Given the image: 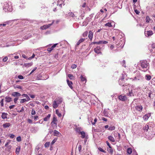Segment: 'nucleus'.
I'll return each instance as SVG.
<instances>
[{
    "label": "nucleus",
    "instance_id": "3c124183",
    "mask_svg": "<svg viewBox=\"0 0 155 155\" xmlns=\"http://www.w3.org/2000/svg\"><path fill=\"white\" fill-rule=\"evenodd\" d=\"M77 66L75 64H73L72 65L71 67L72 69H74L76 68Z\"/></svg>",
    "mask_w": 155,
    "mask_h": 155
},
{
    "label": "nucleus",
    "instance_id": "5701e85b",
    "mask_svg": "<svg viewBox=\"0 0 155 155\" xmlns=\"http://www.w3.org/2000/svg\"><path fill=\"white\" fill-rule=\"evenodd\" d=\"M50 117H51L50 114H48V115L46 117H45L44 118V121H48L49 120Z\"/></svg>",
    "mask_w": 155,
    "mask_h": 155
},
{
    "label": "nucleus",
    "instance_id": "69168bd1",
    "mask_svg": "<svg viewBox=\"0 0 155 155\" xmlns=\"http://www.w3.org/2000/svg\"><path fill=\"white\" fill-rule=\"evenodd\" d=\"M99 150L102 152H104V151L101 147H99L98 148Z\"/></svg>",
    "mask_w": 155,
    "mask_h": 155
},
{
    "label": "nucleus",
    "instance_id": "4d7b16f0",
    "mask_svg": "<svg viewBox=\"0 0 155 155\" xmlns=\"http://www.w3.org/2000/svg\"><path fill=\"white\" fill-rule=\"evenodd\" d=\"M97 121V119L95 118L94 120V122H92V124L93 125H94L95 123Z\"/></svg>",
    "mask_w": 155,
    "mask_h": 155
},
{
    "label": "nucleus",
    "instance_id": "72a5a7b5",
    "mask_svg": "<svg viewBox=\"0 0 155 155\" xmlns=\"http://www.w3.org/2000/svg\"><path fill=\"white\" fill-rule=\"evenodd\" d=\"M115 127L114 126H110L108 129L110 130H113L115 129Z\"/></svg>",
    "mask_w": 155,
    "mask_h": 155
},
{
    "label": "nucleus",
    "instance_id": "a878e982",
    "mask_svg": "<svg viewBox=\"0 0 155 155\" xmlns=\"http://www.w3.org/2000/svg\"><path fill=\"white\" fill-rule=\"evenodd\" d=\"M54 136H58L59 134H61L58 131L55 130L54 132Z\"/></svg>",
    "mask_w": 155,
    "mask_h": 155
},
{
    "label": "nucleus",
    "instance_id": "2f4dec72",
    "mask_svg": "<svg viewBox=\"0 0 155 155\" xmlns=\"http://www.w3.org/2000/svg\"><path fill=\"white\" fill-rule=\"evenodd\" d=\"M56 114L58 115V116L59 117H61V114L59 112V111L58 110H56Z\"/></svg>",
    "mask_w": 155,
    "mask_h": 155
},
{
    "label": "nucleus",
    "instance_id": "7ed1b4c3",
    "mask_svg": "<svg viewBox=\"0 0 155 155\" xmlns=\"http://www.w3.org/2000/svg\"><path fill=\"white\" fill-rule=\"evenodd\" d=\"M11 3H5L3 9L5 11L11 12L13 10V8Z\"/></svg>",
    "mask_w": 155,
    "mask_h": 155
},
{
    "label": "nucleus",
    "instance_id": "39448f33",
    "mask_svg": "<svg viewBox=\"0 0 155 155\" xmlns=\"http://www.w3.org/2000/svg\"><path fill=\"white\" fill-rule=\"evenodd\" d=\"M52 127L53 129H56L57 127V120L56 117H54L53 120L51 123Z\"/></svg>",
    "mask_w": 155,
    "mask_h": 155
},
{
    "label": "nucleus",
    "instance_id": "ddd939ff",
    "mask_svg": "<svg viewBox=\"0 0 155 155\" xmlns=\"http://www.w3.org/2000/svg\"><path fill=\"white\" fill-rule=\"evenodd\" d=\"M58 44H55L51 48H49L47 49V50L50 52L54 48L56 47V46Z\"/></svg>",
    "mask_w": 155,
    "mask_h": 155
},
{
    "label": "nucleus",
    "instance_id": "49530a36",
    "mask_svg": "<svg viewBox=\"0 0 155 155\" xmlns=\"http://www.w3.org/2000/svg\"><path fill=\"white\" fill-rule=\"evenodd\" d=\"M57 139H54L51 142V145H53L57 141Z\"/></svg>",
    "mask_w": 155,
    "mask_h": 155
},
{
    "label": "nucleus",
    "instance_id": "c85d7f7f",
    "mask_svg": "<svg viewBox=\"0 0 155 155\" xmlns=\"http://www.w3.org/2000/svg\"><path fill=\"white\" fill-rule=\"evenodd\" d=\"M22 96L26 98V99H27V101H29L30 99L29 97L26 94H23Z\"/></svg>",
    "mask_w": 155,
    "mask_h": 155
},
{
    "label": "nucleus",
    "instance_id": "473e14b6",
    "mask_svg": "<svg viewBox=\"0 0 155 155\" xmlns=\"http://www.w3.org/2000/svg\"><path fill=\"white\" fill-rule=\"evenodd\" d=\"M80 134H81V137L83 138H84L85 137V133L84 131H81L80 133Z\"/></svg>",
    "mask_w": 155,
    "mask_h": 155
},
{
    "label": "nucleus",
    "instance_id": "13d9d810",
    "mask_svg": "<svg viewBox=\"0 0 155 155\" xmlns=\"http://www.w3.org/2000/svg\"><path fill=\"white\" fill-rule=\"evenodd\" d=\"M18 100V98L17 97L15 98L14 99V101L15 103H16L17 101Z\"/></svg>",
    "mask_w": 155,
    "mask_h": 155
},
{
    "label": "nucleus",
    "instance_id": "e2e57ef3",
    "mask_svg": "<svg viewBox=\"0 0 155 155\" xmlns=\"http://www.w3.org/2000/svg\"><path fill=\"white\" fill-rule=\"evenodd\" d=\"M36 69H37V68L36 67L35 68H34V69H33L31 71V72L30 73V74H31L33 72H34V71H35Z\"/></svg>",
    "mask_w": 155,
    "mask_h": 155
},
{
    "label": "nucleus",
    "instance_id": "2eb2a0df",
    "mask_svg": "<svg viewBox=\"0 0 155 155\" xmlns=\"http://www.w3.org/2000/svg\"><path fill=\"white\" fill-rule=\"evenodd\" d=\"M93 37V33L92 31H90L89 32L88 37L91 40L92 39Z\"/></svg>",
    "mask_w": 155,
    "mask_h": 155
},
{
    "label": "nucleus",
    "instance_id": "e433bc0d",
    "mask_svg": "<svg viewBox=\"0 0 155 155\" xmlns=\"http://www.w3.org/2000/svg\"><path fill=\"white\" fill-rule=\"evenodd\" d=\"M20 150V147H18L16 148L15 151V152L16 153H18Z\"/></svg>",
    "mask_w": 155,
    "mask_h": 155
},
{
    "label": "nucleus",
    "instance_id": "f3484780",
    "mask_svg": "<svg viewBox=\"0 0 155 155\" xmlns=\"http://www.w3.org/2000/svg\"><path fill=\"white\" fill-rule=\"evenodd\" d=\"M67 81L68 85L70 87L71 89H72L73 87L72 86V83L71 81H69L67 79Z\"/></svg>",
    "mask_w": 155,
    "mask_h": 155
},
{
    "label": "nucleus",
    "instance_id": "680f3d73",
    "mask_svg": "<svg viewBox=\"0 0 155 155\" xmlns=\"http://www.w3.org/2000/svg\"><path fill=\"white\" fill-rule=\"evenodd\" d=\"M8 59V58L7 57H5L3 59V61H6Z\"/></svg>",
    "mask_w": 155,
    "mask_h": 155
},
{
    "label": "nucleus",
    "instance_id": "412c9836",
    "mask_svg": "<svg viewBox=\"0 0 155 155\" xmlns=\"http://www.w3.org/2000/svg\"><path fill=\"white\" fill-rule=\"evenodd\" d=\"M7 114L6 113H3L2 114V117L3 119L7 118Z\"/></svg>",
    "mask_w": 155,
    "mask_h": 155
},
{
    "label": "nucleus",
    "instance_id": "1a4fd4ad",
    "mask_svg": "<svg viewBox=\"0 0 155 155\" xmlns=\"http://www.w3.org/2000/svg\"><path fill=\"white\" fill-rule=\"evenodd\" d=\"M112 23L114 24V23L112 21H110L108 22L107 23H106L104 25V26H107L109 27H111L113 26L112 25Z\"/></svg>",
    "mask_w": 155,
    "mask_h": 155
},
{
    "label": "nucleus",
    "instance_id": "a19ab883",
    "mask_svg": "<svg viewBox=\"0 0 155 155\" xmlns=\"http://www.w3.org/2000/svg\"><path fill=\"white\" fill-rule=\"evenodd\" d=\"M132 152V149L130 148H128L127 149V153L129 154H130Z\"/></svg>",
    "mask_w": 155,
    "mask_h": 155
},
{
    "label": "nucleus",
    "instance_id": "f8f14e48",
    "mask_svg": "<svg viewBox=\"0 0 155 155\" xmlns=\"http://www.w3.org/2000/svg\"><path fill=\"white\" fill-rule=\"evenodd\" d=\"M101 47L99 46H97L94 48V52L97 54H99L101 53Z\"/></svg>",
    "mask_w": 155,
    "mask_h": 155
},
{
    "label": "nucleus",
    "instance_id": "cd10ccee",
    "mask_svg": "<svg viewBox=\"0 0 155 155\" xmlns=\"http://www.w3.org/2000/svg\"><path fill=\"white\" fill-rule=\"evenodd\" d=\"M14 88L15 89H16V88H18V89H22V87L19 86V85H14Z\"/></svg>",
    "mask_w": 155,
    "mask_h": 155
},
{
    "label": "nucleus",
    "instance_id": "423d86ee",
    "mask_svg": "<svg viewBox=\"0 0 155 155\" xmlns=\"http://www.w3.org/2000/svg\"><path fill=\"white\" fill-rule=\"evenodd\" d=\"M148 96L150 98H153L155 97V91H150L149 93Z\"/></svg>",
    "mask_w": 155,
    "mask_h": 155
},
{
    "label": "nucleus",
    "instance_id": "0eeeda50",
    "mask_svg": "<svg viewBox=\"0 0 155 155\" xmlns=\"http://www.w3.org/2000/svg\"><path fill=\"white\" fill-rule=\"evenodd\" d=\"M54 21H53L52 23L51 24H49L48 25H43L41 27V29L42 30L45 29L50 27L51 25L53 24L54 23Z\"/></svg>",
    "mask_w": 155,
    "mask_h": 155
},
{
    "label": "nucleus",
    "instance_id": "9b49d317",
    "mask_svg": "<svg viewBox=\"0 0 155 155\" xmlns=\"http://www.w3.org/2000/svg\"><path fill=\"white\" fill-rule=\"evenodd\" d=\"M151 53L155 54V43H153L152 45V49L150 50Z\"/></svg>",
    "mask_w": 155,
    "mask_h": 155
},
{
    "label": "nucleus",
    "instance_id": "58836bf2",
    "mask_svg": "<svg viewBox=\"0 0 155 155\" xmlns=\"http://www.w3.org/2000/svg\"><path fill=\"white\" fill-rule=\"evenodd\" d=\"M127 95L130 96H131L132 95H134L132 90H131L130 91H129V92L127 94Z\"/></svg>",
    "mask_w": 155,
    "mask_h": 155
},
{
    "label": "nucleus",
    "instance_id": "f03ea898",
    "mask_svg": "<svg viewBox=\"0 0 155 155\" xmlns=\"http://www.w3.org/2000/svg\"><path fill=\"white\" fill-rule=\"evenodd\" d=\"M63 99L61 97L56 98L53 102V107L56 109L58 107L59 105L62 102Z\"/></svg>",
    "mask_w": 155,
    "mask_h": 155
},
{
    "label": "nucleus",
    "instance_id": "a211bd4d",
    "mask_svg": "<svg viewBox=\"0 0 155 155\" xmlns=\"http://www.w3.org/2000/svg\"><path fill=\"white\" fill-rule=\"evenodd\" d=\"M12 95L14 97H18L21 96V94L17 92H13L12 94Z\"/></svg>",
    "mask_w": 155,
    "mask_h": 155
},
{
    "label": "nucleus",
    "instance_id": "37998d69",
    "mask_svg": "<svg viewBox=\"0 0 155 155\" xmlns=\"http://www.w3.org/2000/svg\"><path fill=\"white\" fill-rule=\"evenodd\" d=\"M149 129V126L148 125H146L144 128V130L145 131H147Z\"/></svg>",
    "mask_w": 155,
    "mask_h": 155
},
{
    "label": "nucleus",
    "instance_id": "6ab92c4d",
    "mask_svg": "<svg viewBox=\"0 0 155 155\" xmlns=\"http://www.w3.org/2000/svg\"><path fill=\"white\" fill-rule=\"evenodd\" d=\"M75 130L78 133H80L81 131V127L76 126L75 128Z\"/></svg>",
    "mask_w": 155,
    "mask_h": 155
},
{
    "label": "nucleus",
    "instance_id": "79ce46f5",
    "mask_svg": "<svg viewBox=\"0 0 155 155\" xmlns=\"http://www.w3.org/2000/svg\"><path fill=\"white\" fill-rule=\"evenodd\" d=\"M81 80L82 81H86V78H85L83 77L82 75H81Z\"/></svg>",
    "mask_w": 155,
    "mask_h": 155
},
{
    "label": "nucleus",
    "instance_id": "dca6fc26",
    "mask_svg": "<svg viewBox=\"0 0 155 155\" xmlns=\"http://www.w3.org/2000/svg\"><path fill=\"white\" fill-rule=\"evenodd\" d=\"M150 116V114H148L145 115L143 117V120H147Z\"/></svg>",
    "mask_w": 155,
    "mask_h": 155
},
{
    "label": "nucleus",
    "instance_id": "864d4df0",
    "mask_svg": "<svg viewBox=\"0 0 155 155\" xmlns=\"http://www.w3.org/2000/svg\"><path fill=\"white\" fill-rule=\"evenodd\" d=\"M18 78L20 79H23L24 78L21 75H18Z\"/></svg>",
    "mask_w": 155,
    "mask_h": 155
},
{
    "label": "nucleus",
    "instance_id": "bb28decb",
    "mask_svg": "<svg viewBox=\"0 0 155 155\" xmlns=\"http://www.w3.org/2000/svg\"><path fill=\"white\" fill-rule=\"evenodd\" d=\"M32 65V62H31L28 63H25L24 64V66L27 67H28L30 66H31Z\"/></svg>",
    "mask_w": 155,
    "mask_h": 155
},
{
    "label": "nucleus",
    "instance_id": "aec40b11",
    "mask_svg": "<svg viewBox=\"0 0 155 155\" xmlns=\"http://www.w3.org/2000/svg\"><path fill=\"white\" fill-rule=\"evenodd\" d=\"M10 125L11 124L9 123H6L3 125V127L5 128L9 127Z\"/></svg>",
    "mask_w": 155,
    "mask_h": 155
},
{
    "label": "nucleus",
    "instance_id": "4468645a",
    "mask_svg": "<svg viewBox=\"0 0 155 155\" xmlns=\"http://www.w3.org/2000/svg\"><path fill=\"white\" fill-rule=\"evenodd\" d=\"M136 109L140 112L142 111L143 109V107L141 105L137 106L135 107Z\"/></svg>",
    "mask_w": 155,
    "mask_h": 155
},
{
    "label": "nucleus",
    "instance_id": "bf43d9fd",
    "mask_svg": "<svg viewBox=\"0 0 155 155\" xmlns=\"http://www.w3.org/2000/svg\"><path fill=\"white\" fill-rule=\"evenodd\" d=\"M24 108L23 107H22L21 109L20 110V111H19V112H22L23 111H24Z\"/></svg>",
    "mask_w": 155,
    "mask_h": 155
},
{
    "label": "nucleus",
    "instance_id": "603ef678",
    "mask_svg": "<svg viewBox=\"0 0 155 155\" xmlns=\"http://www.w3.org/2000/svg\"><path fill=\"white\" fill-rule=\"evenodd\" d=\"M35 54H33L32 55L31 57L29 58H28V60H31L32 58H34V57H35Z\"/></svg>",
    "mask_w": 155,
    "mask_h": 155
},
{
    "label": "nucleus",
    "instance_id": "c756f323",
    "mask_svg": "<svg viewBox=\"0 0 155 155\" xmlns=\"http://www.w3.org/2000/svg\"><path fill=\"white\" fill-rule=\"evenodd\" d=\"M63 3V0H61V1H59V0L58 1V4L57 5H59V6L61 7Z\"/></svg>",
    "mask_w": 155,
    "mask_h": 155
},
{
    "label": "nucleus",
    "instance_id": "8fccbe9b",
    "mask_svg": "<svg viewBox=\"0 0 155 155\" xmlns=\"http://www.w3.org/2000/svg\"><path fill=\"white\" fill-rule=\"evenodd\" d=\"M88 32L87 31L85 32L83 34V36L84 37H85L87 35Z\"/></svg>",
    "mask_w": 155,
    "mask_h": 155
},
{
    "label": "nucleus",
    "instance_id": "4be33fe9",
    "mask_svg": "<svg viewBox=\"0 0 155 155\" xmlns=\"http://www.w3.org/2000/svg\"><path fill=\"white\" fill-rule=\"evenodd\" d=\"M108 139L110 141L112 142H115V140L114 138L112 136H109L108 137Z\"/></svg>",
    "mask_w": 155,
    "mask_h": 155
},
{
    "label": "nucleus",
    "instance_id": "774afa93",
    "mask_svg": "<svg viewBox=\"0 0 155 155\" xmlns=\"http://www.w3.org/2000/svg\"><path fill=\"white\" fill-rule=\"evenodd\" d=\"M86 6V3L84 2V3L83 5L81 6V7L83 8H84Z\"/></svg>",
    "mask_w": 155,
    "mask_h": 155
},
{
    "label": "nucleus",
    "instance_id": "ea45409f",
    "mask_svg": "<svg viewBox=\"0 0 155 155\" xmlns=\"http://www.w3.org/2000/svg\"><path fill=\"white\" fill-rule=\"evenodd\" d=\"M68 76L71 79H73L74 78V76L71 74H69L68 75Z\"/></svg>",
    "mask_w": 155,
    "mask_h": 155
},
{
    "label": "nucleus",
    "instance_id": "c03bdc74",
    "mask_svg": "<svg viewBox=\"0 0 155 155\" xmlns=\"http://www.w3.org/2000/svg\"><path fill=\"white\" fill-rule=\"evenodd\" d=\"M16 140L18 142H20L21 141V138L20 136L16 138Z\"/></svg>",
    "mask_w": 155,
    "mask_h": 155
},
{
    "label": "nucleus",
    "instance_id": "20e7f679",
    "mask_svg": "<svg viewBox=\"0 0 155 155\" xmlns=\"http://www.w3.org/2000/svg\"><path fill=\"white\" fill-rule=\"evenodd\" d=\"M137 74L136 76L133 79V80L135 81H143L144 80V78H143L142 74H140L139 72H137Z\"/></svg>",
    "mask_w": 155,
    "mask_h": 155
},
{
    "label": "nucleus",
    "instance_id": "5fc2aeb1",
    "mask_svg": "<svg viewBox=\"0 0 155 155\" xmlns=\"http://www.w3.org/2000/svg\"><path fill=\"white\" fill-rule=\"evenodd\" d=\"M69 15L70 16L72 17H74V14L73 12H71L69 13Z\"/></svg>",
    "mask_w": 155,
    "mask_h": 155
},
{
    "label": "nucleus",
    "instance_id": "de8ad7c7",
    "mask_svg": "<svg viewBox=\"0 0 155 155\" xmlns=\"http://www.w3.org/2000/svg\"><path fill=\"white\" fill-rule=\"evenodd\" d=\"M1 106L2 107L4 106V99H2L0 101Z\"/></svg>",
    "mask_w": 155,
    "mask_h": 155
},
{
    "label": "nucleus",
    "instance_id": "9d476101",
    "mask_svg": "<svg viewBox=\"0 0 155 155\" xmlns=\"http://www.w3.org/2000/svg\"><path fill=\"white\" fill-rule=\"evenodd\" d=\"M119 99L122 101H125L127 100V98L125 95H120L118 97Z\"/></svg>",
    "mask_w": 155,
    "mask_h": 155
},
{
    "label": "nucleus",
    "instance_id": "6e6d98bb",
    "mask_svg": "<svg viewBox=\"0 0 155 155\" xmlns=\"http://www.w3.org/2000/svg\"><path fill=\"white\" fill-rule=\"evenodd\" d=\"M134 12H135L136 13V14H138H138H139L140 13V12H139V11H138V10H137V9H134Z\"/></svg>",
    "mask_w": 155,
    "mask_h": 155
},
{
    "label": "nucleus",
    "instance_id": "0e129e2a",
    "mask_svg": "<svg viewBox=\"0 0 155 155\" xmlns=\"http://www.w3.org/2000/svg\"><path fill=\"white\" fill-rule=\"evenodd\" d=\"M78 150L79 152H80L81 150V145H79L78 147Z\"/></svg>",
    "mask_w": 155,
    "mask_h": 155
},
{
    "label": "nucleus",
    "instance_id": "338daca9",
    "mask_svg": "<svg viewBox=\"0 0 155 155\" xmlns=\"http://www.w3.org/2000/svg\"><path fill=\"white\" fill-rule=\"evenodd\" d=\"M15 107V105H11V106H10L9 107V108L10 109H11L13 108L14 107Z\"/></svg>",
    "mask_w": 155,
    "mask_h": 155
},
{
    "label": "nucleus",
    "instance_id": "4c0bfd02",
    "mask_svg": "<svg viewBox=\"0 0 155 155\" xmlns=\"http://www.w3.org/2000/svg\"><path fill=\"white\" fill-rule=\"evenodd\" d=\"M50 144V142H47L45 144V146L46 148L48 147L49 146Z\"/></svg>",
    "mask_w": 155,
    "mask_h": 155
},
{
    "label": "nucleus",
    "instance_id": "052dcab7",
    "mask_svg": "<svg viewBox=\"0 0 155 155\" xmlns=\"http://www.w3.org/2000/svg\"><path fill=\"white\" fill-rule=\"evenodd\" d=\"M106 143H107V145L109 147V148H111V147L110 146V144L107 141H106Z\"/></svg>",
    "mask_w": 155,
    "mask_h": 155
},
{
    "label": "nucleus",
    "instance_id": "7c9ffc66",
    "mask_svg": "<svg viewBox=\"0 0 155 155\" xmlns=\"http://www.w3.org/2000/svg\"><path fill=\"white\" fill-rule=\"evenodd\" d=\"M84 39L81 38V39L77 42V45H79L81 42H83L84 40Z\"/></svg>",
    "mask_w": 155,
    "mask_h": 155
},
{
    "label": "nucleus",
    "instance_id": "a18cd8bd",
    "mask_svg": "<svg viewBox=\"0 0 155 155\" xmlns=\"http://www.w3.org/2000/svg\"><path fill=\"white\" fill-rule=\"evenodd\" d=\"M35 114H36V112H35V110L34 109H32V110L31 112V114L32 115H35Z\"/></svg>",
    "mask_w": 155,
    "mask_h": 155
},
{
    "label": "nucleus",
    "instance_id": "b1692460",
    "mask_svg": "<svg viewBox=\"0 0 155 155\" xmlns=\"http://www.w3.org/2000/svg\"><path fill=\"white\" fill-rule=\"evenodd\" d=\"M6 99L5 101L7 102H9L11 101L12 98L9 97H6L5 98Z\"/></svg>",
    "mask_w": 155,
    "mask_h": 155
},
{
    "label": "nucleus",
    "instance_id": "393cba45",
    "mask_svg": "<svg viewBox=\"0 0 155 155\" xmlns=\"http://www.w3.org/2000/svg\"><path fill=\"white\" fill-rule=\"evenodd\" d=\"M145 78L147 80L149 81L151 79V76L149 75L146 74L145 75Z\"/></svg>",
    "mask_w": 155,
    "mask_h": 155
},
{
    "label": "nucleus",
    "instance_id": "f257e3e1",
    "mask_svg": "<svg viewBox=\"0 0 155 155\" xmlns=\"http://www.w3.org/2000/svg\"><path fill=\"white\" fill-rule=\"evenodd\" d=\"M140 65L141 66V70L144 71H146L148 68L149 63L146 60H143L140 61Z\"/></svg>",
    "mask_w": 155,
    "mask_h": 155
},
{
    "label": "nucleus",
    "instance_id": "c9c22d12",
    "mask_svg": "<svg viewBox=\"0 0 155 155\" xmlns=\"http://www.w3.org/2000/svg\"><path fill=\"white\" fill-rule=\"evenodd\" d=\"M150 20V19L149 16H147L146 18V22L147 23H148Z\"/></svg>",
    "mask_w": 155,
    "mask_h": 155
},
{
    "label": "nucleus",
    "instance_id": "09e8293b",
    "mask_svg": "<svg viewBox=\"0 0 155 155\" xmlns=\"http://www.w3.org/2000/svg\"><path fill=\"white\" fill-rule=\"evenodd\" d=\"M123 78H121L120 79L119 81V84L120 85H121L122 84V81H123Z\"/></svg>",
    "mask_w": 155,
    "mask_h": 155
},
{
    "label": "nucleus",
    "instance_id": "6e6552de",
    "mask_svg": "<svg viewBox=\"0 0 155 155\" xmlns=\"http://www.w3.org/2000/svg\"><path fill=\"white\" fill-rule=\"evenodd\" d=\"M145 34L146 36L149 37L153 34V31H145Z\"/></svg>",
    "mask_w": 155,
    "mask_h": 155
},
{
    "label": "nucleus",
    "instance_id": "f704fd0d",
    "mask_svg": "<svg viewBox=\"0 0 155 155\" xmlns=\"http://www.w3.org/2000/svg\"><path fill=\"white\" fill-rule=\"evenodd\" d=\"M27 101L26 99H23L21 100L20 101V103L21 104L23 103L26 101Z\"/></svg>",
    "mask_w": 155,
    "mask_h": 155
}]
</instances>
